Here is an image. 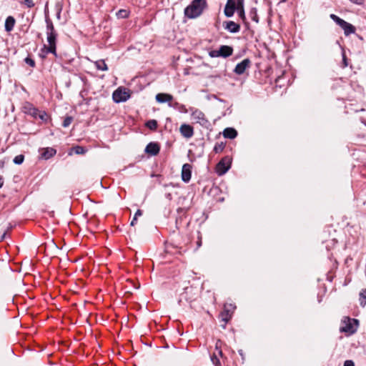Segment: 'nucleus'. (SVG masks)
<instances>
[{"mask_svg": "<svg viewBox=\"0 0 366 366\" xmlns=\"http://www.w3.org/2000/svg\"><path fill=\"white\" fill-rule=\"evenodd\" d=\"M24 4L28 7L31 8L34 6V3L33 2V0H24Z\"/></svg>", "mask_w": 366, "mask_h": 366, "instance_id": "32", "label": "nucleus"}, {"mask_svg": "<svg viewBox=\"0 0 366 366\" xmlns=\"http://www.w3.org/2000/svg\"><path fill=\"white\" fill-rule=\"evenodd\" d=\"M237 8V1L234 0H227V4L224 7V14L227 17H231L234 15V13Z\"/></svg>", "mask_w": 366, "mask_h": 366, "instance_id": "9", "label": "nucleus"}, {"mask_svg": "<svg viewBox=\"0 0 366 366\" xmlns=\"http://www.w3.org/2000/svg\"><path fill=\"white\" fill-rule=\"evenodd\" d=\"M343 63H344V66H347V60H346V58H345V55L343 56Z\"/></svg>", "mask_w": 366, "mask_h": 366, "instance_id": "37", "label": "nucleus"}, {"mask_svg": "<svg viewBox=\"0 0 366 366\" xmlns=\"http://www.w3.org/2000/svg\"><path fill=\"white\" fill-rule=\"evenodd\" d=\"M235 307H234L232 305H229L228 306L224 305V310L221 314L222 320L226 323L229 321V320L231 317V315L229 314L230 311H233L234 310Z\"/></svg>", "mask_w": 366, "mask_h": 366, "instance_id": "15", "label": "nucleus"}, {"mask_svg": "<svg viewBox=\"0 0 366 366\" xmlns=\"http://www.w3.org/2000/svg\"><path fill=\"white\" fill-rule=\"evenodd\" d=\"M159 146L157 143L150 142L145 148V152L152 156L157 155L159 152Z\"/></svg>", "mask_w": 366, "mask_h": 366, "instance_id": "12", "label": "nucleus"}, {"mask_svg": "<svg viewBox=\"0 0 366 366\" xmlns=\"http://www.w3.org/2000/svg\"><path fill=\"white\" fill-rule=\"evenodd\" d=\"M24 156L20 154V155L16 156L13 161L16 164H21L24 162Z\"/></svg>", "mask_w": 366, "mask_h": 366, "instance_id": "27", "label": "nucleus"}, {"mask_svg": "<svg viewBox=\"0 0 366 366\" xmlns=\"http://www.w3.org/2000/svg\"><path fill=\"white\" fill-rule=\"evenodd\" d=\"M222 149V147L221 146H219V147L215 146L214 147V151L216 152H218L221 151Z\"/></svg>", "mask_w": 366, "mask_h": 366, "instance_id": "36", "label": "nucleus"}, {"mask_svg": "<svg viewBox=\"0 0 366 366\" xmlns=\"http://www.w3.org/2000/svg\"><path fill=\"white\" fill-rule=\"evenodd\" d=\"M25 62L27 64H29L30 66H31V67H34L35 66V61L32 59H31L29 57H26L25 59Z\"/></svg>", "mask_w": 366, "mask_h": 366, "instance_id": "31", "label": "nucleus"}, {"mask_svg": "<svg viewBox=\"0 0 366 366\" xmlns=\"http://www.w3.org/2000/svg\"><path fill=\"white\" fill-rule=\"evenodd\" d=\"M2 185H3L2 177L0 176V188L2 187Z\"/></svg>", "mask_w": 366, "mask_h": 366, "instance_id": "38", "label": "nucleus"}, {"mask_svg": "<svg viewBox=\"0 0 366 366\" xmlns=\"http://www.w3.org/2000/svg\"><path fill=\"white\" fill-rule=\"evenodd\" d=\"M209 55L212 58L221 56L219 49L209 51Z\"/></svg>", "mask_w": 366, "mask_h": 366, "instance_id": "30", "label": "nucleus"}, {"mask_svg": "<svg viewBox=\"0 0 366 366\" xmlns=\"http://www.w3.org/2000/svg\"><path fill=\"white\" fill-rule=\"evenodd\" d=\"M219 49V53H220L221 56L224 57V58L231 56L233 52L232 48L229 46H226V45L221 46Z\"/></svg>", "mask_w": 366, "mask_h": 366, "instance_id": "17", "label": "nucleus"}, {"mask_svg": "<svg viewBox=\"0 0 366 366\" xmlns=\"http://www.w3.org/2000/svg\"><path fill=\"white\" fill-rule=\"evenodd\" d=\"M191 119L194 123L199 124L202 127H207L209 125V121L207 119L204 114L199 109H195L192 112Z\"/></svg>", "mask_w": 366, "mask_h": 366, "instance_id": "6", "label": "nucleus"}, {"mask_svg": "<svg viewBox=\"0 0 366 366\" xmlns=\"http://www.w3.org/2000/svg\"><path fill=\"white\" fill-rule=\"evenodd\" d=\"M251 61L249 59H244L235 66L234 71L239 75L244 73L245 70L249 66Z\"/></svg>", "mask_w": 366, "mask_h": 366, "instance_id": "10", "label": "nucleus"}, {"mask_svg": "<svg viewBox=\"0 0 366 366\" xmlns=\"http://www.w3.org/2000/svg\"><path fill=\"white\" fill-rule=\"evenodd\" d=\"M192 177V166L184 164L182 169V179L184 182H189Z\"/></svg>", "mask_w": 366, "mask_h": 366, "instance_id": "11", "label": "nucleus"}, {"mask_svg": "<svg viewBox=\"0 0 366 366\" xmlns=\"http://www.w3.org/2000/svg\"><path fill=\"white\" fill-rule=\"evenodd\" d=\"M96 66L98 69L105 71L107 69V64L104 61H98L95 62Z\"/></svg>", "mask_w": 366, "mask_h": 366, "instance_id": "25", "label": "nucleus"}, {"mask_svg": "<svg viewBox=\"0 0 366 366\" xmlns=\"http://www.w3.org/2000/svg\"><path fill=\"white\" fill-rule=\"evenodd\" d=\"M131 97V91L128 88L119 86L116 89V103L124 102Z\"/></svg>", "mask_w": 366, "mask_h": 366, "instance_id": "7", "label": "nucleus"}, {"mask_svg": "<svg viewBox=\"0 0 366 366\" xmlns=\"http://www.w3.org/2000/svg\"><path fill=\"white\" fill-rule=\"evenodd\" d=\"M46 40L48 45H44L42 49V51L47 53H51L54 56H56V37L57 34L54 30V27L51 21L49 19H46Z\"/></svg>", "mask_w": 366, "mask_h": 366, "instance_id": "1", "label": "nucleus"}, {"mask_svg": "<svg viewBox=\"0 0 366 366\" xmlns=\"http://www.w3.org/2000/svg\"><path fill=\"white\" fill-rule=\"evenodd\" d=\"M253 20H254V21H257V20L256 19V17H254V18H253Z\"/></svg>", "mask_w": 366, "mask_h": 366, "instance_id": "44", "label": "nucleus"}, {"mask_svg": "<svg viewBox=\"0 0 366 366\" xmlns=\"http://www.w3.org/2000/svg\"><path fill=\"white\" fill-rule=\"evenodd\" d=\"M344 324L345 326L341 327V331L352 334L356 331L358 321L355 319L345 317Z\"/></svg>", "mask_w": 366, "mask_h": 366, "instance_id": "8", "label": "nucleus"}, {"mask_svg": "<svg viewBox=\"0 0 366 366\" xmlns=\"http://www.w3.org/2000/svg\"><path fill=\"white\" fill-rule=\"evenodd\" d=\"M146 127L151 130H155L157 128V122L154 119L149 120L145 124Z\"/></svg>", "mask_w": 366, "mask_h": 366, "instance_id": "22", "label": "nucleus"}, {"mask_svg": "<svg viewBox=\"0 0 366 366\" xmlns=\"http://www.w3.org/2000/svg\"><path fill=\"white\" fill-rule=\"evenodd\" d=\"M129 11L127 9H120L117 13H116V16L118 18H127L129 16Z\"/></svg>", "mask_w": 366, "mask_h": 366, "instance_id": "23", "label": "nucleus"}, {"mask_svg": "<svg viewBox=\"0 0 366 366\" xmlns=\"http://www.w3.org/2000/svg\"><path fill=\"white\" fill-rule=\"evenodd\" d=\"M23 112L34 118H39L41 120L46 122L48 119V115L44 111H39L37 108L34 107L31 104L26 102L23 106Z\"/></svg>", "mask_w": 366, "mask_h": 366, "instance_id": "3", "label": "nucleus"}, {"mask_svg": "<svg viewBox=\"0 0 366 366\" xmlns=\"http://www.w3.org/2000/svg\"><path fill=\"white\" fill-rule=\"evenodd\" d=\"M156 100L159 103L170 102L173 99L171 94L165 93H159L156 95Z\"/></svg>", "mask_w": 366, "mask_h": 366, "instance_id": "14", "label": "nucleus"}, {"mask_svg": "<svg viewBox=\"0 0 366 366\" xmlns=\"http://www.w3.org/2000/svg\"><path fill=\"white\" fill-rule=\"evenodd\" d=\"M135 221H136V220H134V219H133L132 220V222H131V224H132V225H134V222H135Z\"/></svg>", "mask_w": 366, "mask_h": 366, "instance_id": "40", "label": "nucleus"}, {"mask_svg": "<svg viewBox=\"0 0 366 366\" xmlns=\"http://www.w3.org/2000/svg\"><path fill=\"white\" fill-rule=\"evenodd\" d=\"M287 0H280L281 2H285Z\"/></svg>", "mask_w": 366, "mask_h": 366, "instance_id": "42", "label": "nucleus"}, {"mask_svg": "<svg viewBox=\"0 0 366 366\" xmlns=\"http://www.w3.org/2000/svg\"><path fill=\"white\" fill-rule=\"evenodd\" d=\"M225 29L228 30L231 33H237L240 30V26L239 24L232 21H229L226 22Z\"/></svg>", "mask_w": 366, "mask_h": 366, "instance_id": "16", "label": "nucleus"}, {"mask_svg": "<svg viewBox=\"0 0 366 366\" xmlns=\"http://www.w3.org/2000/svg\"><path fill=\"white\" fill-rule=\"evenodd\" d=\"M211 360L215 366H219L220 365L219 360L215 353L211 357Z\"/></svg>", "mask_w": 366, "mask_h": 366, "instance_id": "29", "label": "nucleus"}, {"mask_svg": "<svg viewBox=\"0 0 366 366\" xmlns=\"http://www.w3.org/2000/svg\"><path fill=\"white\" fill-rule=\"evenodd\" d=\"M56 154V150L51 147H47L43 149L41 157L44 159H48L52 157Z\"/></svg>", "mask_w": 366, "mask_h": 366, "instance_id": "19", "label": "nucleus"}, {"mask_svg": "<svg viewBox=\"0 0 366 366\" xmlns=\"http://www.w3.org/2000/svg\"><path fill=\"white\" fill-rule=\"evenodd\" d=\"M232 159L227 156L222 158L216 166V172L218 175L224 174L230 168Z\"/></svg>", "mask_w": 366, "mask_h": 366, "instance_id": "5", "label": "nucleus"}, {"mask_svg": "<svg viewBox=\"0 0 366 366\" xmlns=\"http://www.w3.org/2000/svg\"><path fill=\"white\" fill-rule=\"evenodd\" d=\"M223 135L225 138L234 139L237 137V132L233 128H226L223 132Z\"/></svg>", "mask_w": 366, "mask_h": 366, "instance_id": "21", "label": "nucleus"}, {"mask_svg": "<svg viewBox=\"0 0 366 366\" xmlns=\"http://www.w3.org/2000/svg\"><path fill=\"white\" fill-rule=\"evenodd\" d=\"M343 366H355V363L352 360H348L344 362Z\"/></svg>", "mask_w": 366, "mask_h": 366, "instance_id": "34", "label": "nucleus"}, {"mask_svg": "<svg viewBox=\"0 0 366 366\" xmlns=\"http://www.w3.org/2000/svg\"><path fill=\"white\" fill-rule=\"evenodd\" d=\"M330 18L344 30V33L346 36L355 32L354 26L340 19L337 15L332 14H330Z\"/></svg>", "mask_w": 366, "mask_h": 366, "instance_id": "4", "label": "nucleus"}, {"mask_svg": "<svg viewBox=\"0 0 366 366\" xmlns=\"http://www.w3.org/2000/svg\"><path fill=\"white\" fill-rule=\"evenodd\" d=\"M197 244H198V247H199V246L201 245V241H199V242H197Z\"/></svg>", "mask_w": 366, "mask_h": 366, "instance_id": "41", "label": "nucleus"}, {"mask_svg": "<svg viewBox=\"0 0 366 366\" xmlns=\"http://www.w3.org/2000/svg\"><path fill=\"white\" fill-rule=\"evenodd\" d=\"M236 10L237 11L239 16L243 20L245 19L244 0H237Z\"/></svg>", "mask_w": 366, "mask_h": 366, "instance_id": "18", "label": "nucleus"}, {"mask_svg": "<svg viewBox=\"0 0 366 366\" xmlns=\"http://www.w3.org/2000/svg\"><path fill=\"white\" fill-rule=\"evenodd\" d=\"M360 302L363 307L366 305V289L362 290L360 293Z\"/></svg>", "mask_w": 366, "mask_h": 366, "instance_id": "24", "label": "nucleus"}, {"mask_svg": "<svg viewBox=\"0 0 366 366\" xmlns=\"http://www.w3.org/2000/svg\"><path fill=\"white\" fill-rule=\"evenodd\" d=\"M220 342L219 340H218L216 343V346H215V349L218 353L219 355L222 356V350L220 349V347L219 346V343Z\"/></svg>", "mask_w": 366, "mask_h": 366, "instance_id": "33", "label": "nucleus"}, {"mask_svg": "<svg viewBox=\"0 0 366 366\" xmlns=\"http://www.w3.org/2000/svg\"><path fill=\"white\" fill-rule=\"evenodd\" d=\"M72 121H73V118L71 117H66L63 122V124H62L63 127H69L71 124V123L72 122Z\"/></svg>", "mask_w": 366, "mask_h": 366, "instance_id": "28", "label": "nucleus"}, {"mask_svg": "<svg viewBox=\"0 0 366 366\" xmlns=\"http://www.w3.org/2000/svg\"><path fill=\"white\" fill-rule=\"evenodd\" d=\"M206 6L204 0H194L184 9V14L189 19H194L199 16L203 11Z\"/></svg>", "mask_w": 366, "mask_h": 366, "instance_id": "2", "label": "nucleus"}, {"mask_svg": "<svg viewBox=\"0 0 366 366\" xmlns=\"http://www.w3.org/2000/svg\"><path fill=\"white\" fill-rule=\"evenodd\" d=\"M112 98L113 100H114V92L112 94Z\"/></svg>", "mask_w": 366, "mask_h": 366, "instance_id": "39", "label": "nucleus"}, {"mask_svg": "<svg viewBox=\"0 0 366 366\" xmlns=\"http://www.w3.org/2000/svg\"><path fill=\"white\" fill-rule=\"evenodd\" d=\"M142 214V211H141L140 209H138V210L136 212L135 214H134V220H137V217H139V216H141Z\"/></svg>", "mask_w": 366, "mask_h": 366, "instance_id": "35", "label": "nucleus"}, {"mask_svg": "<svg viewBox=\"0 0 366 366\" xmlns=\"http://www.w3.org/2000/svg\"><path fill=\"white\" fill-rule=\"evenodd\" d=\"M74 152L76 154H84L86 152V149L80 146H76L73 148Z\"/></svg>", "mask_w": 366, "mask_h": 366, "instance_id": "26", "label": "nucleus"}, {"mask_svg": "<svg viewBox=\"0 0 366 366\" xmlns=\"http://www.w3.org/2000/svg\"><path fill=\"white\" fill-rule=\"evenodd\" d=\"M15 19L13 16H8L5 21V30L11 31L13 30L15 25Z\"/></svg>", "mask_w": 366, "mask_h": 366, "instance_id": "20", "label": "nucleus"}, {"mask_svg": "<svg viewBox=\"0 0 366 366\" xmlns=\"http://www.w3.org/2000/svg\"><path fill=\"white\" fill-rule=\"evenodd\" d=\"M5 235H6V234L4 233V234H3V236H2V238H1V239H3V238L5 237Z\"/></svg>", "mask_w": 366, "mask_h": 366, "instance_id": "43", "label": "nucleus"}, {"mask_svg": "<svg viewBox=\"0 0 366 366\" xmlns=\"http://www.w3.org/2000/svg\"><path fill=\"white\" fill-rule=\"evenodd\" d=\"M179 130L182 135L186 138H190L194 134V130L192 127L188 124H182L180 127Z\"/></svg>", "mask_w": 366, "mask_h": 366, "instance_id": "13", "label": "nucleus"}]
</instances>
